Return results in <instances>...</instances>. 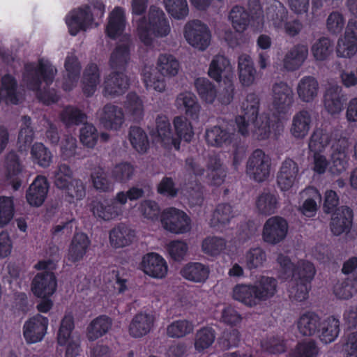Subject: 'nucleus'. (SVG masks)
I'll return each mask as SVG.
<instances>
[{
	"label": "nucleus",
	"mask_w": 357,
	"mask_h": 357,
	"mask_svg": "<svg viewBox=\"0 0 357 357\" xmlns=\"http://www.w3.org/2000/svg\"><path fill=\"white\" fill-rule=\"evenodd\" d=\"M353 213L347 206L338 208L332 215L330 227L333 234L339 236L350 230Z\"/></svg>",
	"instance_id": "31"
},
{
	"label": "nucleus",
	"mask_w": 357,
	"mask_h": 357,
	"mask_svg": "<svg viewBox=\"0 0 357 357\" xmlns=\"http://www.w3.org/2000/svg\"><path fill=\"white\" fill-rule=\"evenodd\" d=\"M271 104L278 114H286L292 107L294 98L292 88L284 81H277L271 89Z\"/></svg>",
	"instance_id": "10"
},
{
	"label": "nucleus",
	"mask_w": 357,
	"mask_h": 357,
	"mask_svg": "<svg viewBox=\"0 0 357 357\" xmlns=\"http://www.w3.org/2000/svg\"><path fill=\"white\" fill-rule=\"evenodd\" d=\"M47 318L36 314L25 321L23 334L25 340L30 344L41 341L47 333L48 327Z\"/></svg>",
	"instance_id": "19"
},
{
	"label": "nucleus",
	"mask_w": 357,
	"mask_h": 357,
	"mask_svg": "<svg viewBox=\"0 0 357 357\" xmlns=\"http://www.w3.org/2000/svg\"><path fill=\"white\" fill-rule=\"evenodd\" d=\"M129 140L132 147L139 153H145L149 147V141L145 131L139 127L130 128Z\"/></svg>",
	"instance_id": "63"
},
{
	"label": "nucleus",
	"mask_w": 357,
	"mask_h": 357,
	"mask_svg": "<svg viewBox=\"0 0 357 357\" xmlns=\"http://www.w3.org/2000/svg\"><path fill=\"white\" fill-rule=\"evenodd\" d=\"M112 326V320L106 315H100L93 319L86 328V337L89 341H95L107 333Z\"/></svg>",
	"instance_id": "44"
},
{
	"label": "nucleus",
	"mask_w": 357,
	"mask_h": 357,
	"mask_svg": "<svg viewBox=\"0 0 357 357\" xmlns=\"http://www.w3.org/2000/svg\"><path fill=\"white\" fill-rule=\"evenodd\" d=\"M228 19L236 32L242 33L248 26L249 14L243 7L234 6L230 10Z\"/></svg>",
	"instance_id": "54"
},
{
	"label": "nucleus",
	"mask_w": 357,
	"mask_h": 357,
	"mask_svg": "<svg viewBox=\"0 0 357 357\" xmlns=\"http://www.w3.org/2000/svg\"><path fill=\"white\" fill-rule=\"evenodd\" d=\"M38 270H47L38 273L33 278L31 284V291L39 298H49L56 291L57 281L55 275L50 270L56 268L53 260L47 259L40 261L35 265Z\"/></svg>",
	"instance_id": "6"
},
{
	"label": "nucleus",
	"mask_w": 357,
	"mask_h": 357,
	"mask_svg": "<svg viewBox=\"0 0 357 357\" xmlns=\"http://www.w3.org/2000/svg\"><path fill=\"white\" fill-rule=\"evenodd\" d=\"M65 75L63 88L65 91L72 90L77 84L81 71V64L74 53H69L64 63Z\"/></svg>",
	"instance_id": "32"
},
{
	"label": "nucleus",
	"mask_w": 357,
	"mask_h": 357,
	"mask_svg": "<svg viewBox=\"0 0 357 357\" xmlns=\"http://www.w3.org/2000/svg\"><path fill=\"white\" fill-rule=\"evenodd\" d=\"M296 90L298 98L301 102L312 103L319 96V84L314 76L305 75L298 80Z\"/></svg>",
	"instance_id": "26"
},
{
	"label": "nucleus",
	"mask_w": 357,
	"mask_h": 357,
	"mask_svg": "<svg viewBox=\"0 0 357 357\" xmlns=\"http://www.w3.org/2000/svg\"><path fill=\"white\" fill-rule=\"evenodd\" d=\"M142 81L147 90L164 93L167 90L165 78L156 73L151 66H145L142 73Z\"/></svg>",
	"instance_id": "45"
},
{
	"label": "nucleus",
	"mask_w": 357,
	"mask_h": 357,
	"mask_svg": "<svg viewBox=\"0 0 357 357\" xmlns=\"http://www.w3.org/2000/svg\"><path fill=\"white\" fill-rule=\"evenodd\" d=\"M288 232V223L282 218H269L264 224L262 239L269 245H276L284 240Z\"/></svg>",
	"instance_id": "14"
},
{
	"label": "nucleus",
	"mask_w": 357,
	"mask_h": 357,
	"mask_svg": "<svg viewBox=\"0 0 357 357\" xmlns=\"http://www.w3.org/2000/svg\"><path fill=\"white\" fill-rule=\"evenodd\" d=\"M109 243L114 248L130 245L135 239V232L130 227L119 224L114 227L109 234Z\"/></svg>",
	"instance_id": "36"
},
{
	"label": "nucleus",
	"mask_w": 357,
	"mask_h": 357,
	"mask_svg": "<svg viewBox=\"0 0 357 357\" xmlns=\"http://www.w3.org/2000/svg\"><path fill=\"white\" fill-rule=\"evenodd\" d=\"M63 190L65 199L69 203H75L82 200L86 196V185L84 182L78 178L70 181Z\"/></svg>",
	"instance_id": "55"
},
{
	"label": "nucleus",
	"mask_w": 357,
	"mask_h": 357,
	"mask_svg": "<svg viewBox=\"0 0 357 357\" xmlns=\"http://www.w3.org/2000/svg\"><path fill=\"white\" fill-rule=\"evenodd\" d=\"M180 274L189 282L204 283L209 277L210 268L202 263L189 262L181 268Z\"/></svg>",
	"instance_id": "34"
},
{
	"label": "nucleus",
	"mask_w": 357,
	"mask_h": 357,
	"mask_svg": "<svg viewBox=\"0 0 357 357\" xmlns=\"http://www.w3.org/2000/svg\"><path fill=\"white\" fill-rule=\"evenodd\" d=\"M195 86L199 97L206 104H213L217 99V89L207 78L199 77L195 81Z\"/></svg>",
	"instance_id": "51"
},
{
	"label": "nucleus",
	"mask_w": 357,
	"mask_h": 357,
	"mask_svg": "<svg viewBox=\"0 0 357 357\" xmlns=\"http://www.w3.org/2000/svg\"><path fill=\"white\" fill-rule=\"evenodd\" d=\"M215 340V332L210 327H204L197 331L195 336V348L201 352L209 348Z\"/></svg>",
	"instance_id": "62"
},
{
	"label": "nucleus",
	"mask_w": 357,
	"mask_h": 357,
	"mask_svg": "<svg viewBox=\"0 0 357 357\" xmlns=\"http://www.w3.org/2000/svg\"><path fill=\"white\" fill-rule=\"evenodd\" d=\"M75 325L72 314H67L62 319L61 326L57 333V342L61 346H64L73 336H79L73 333Z\"/></svg>",
	"instance_id": "61"
},
{
	"label": "nucleus",
	"mask_w": 357,
	"mask_h": 357,
	"mask_svg": "<svg viewBox=\"0 0 357 357\" xmlns=\"http://www.w3.org/2000/svg\"><path fill=\"white\" fill-rule=\"evenodd\" d=\"M156 132L158 140L167 146H174L176 149H179V140L174 137L171 124L168 118L165 115H158L156 118Z\"/></svg>",
	"instance_id": "38"
},
{
	"label": "nucleus",
	"mask_w": 357,
	"mask_h": 357,
	"mask_svg": "<svg viewBox=\"0 0 357 357\" xmlns=\"http://www.w3.org/2000/svg\"><path fill=\"white\" fill-rule=\"evenodd\" d=\"M31 158L34 163L43 167L50 165L52 161V154L42 143L36 142L31 149Z\"/></svg>",
	"instance_id": "60"
},
{
	"label": "nucleus",
	"mask_w": 357,
	"mask_h": 357,
	"mask_svg": "<svg viewBox=\"0 0 357 357\" xmlns=\"http://www.w3.org/2000/svg\"><path fill=\"white\" fill-rule=\"evenodd\" d=\"M140 266L145 274L155 278H164L168 271L165 259L155 252L145 255L142 257Z\"/></svg>",
	"instance_id": "24"
},
{
	"label": "nucleus",
	"mask_w": 357,
	"mask_h": 357,
	"mask_svg": "<svg viewBox=\"0 0 357 357\" xmlns=\"http://www.w3.org/2000/svg\"><path fill=\"white\" fill-rule=\"evenodd\" d=\"M167 13L174 19L184 20L189 13L187 0H163Z\"/></svg>",
	"instance_id": "64"
},
{
	"label": "nucleus",
	"mask_w": 357,
	"mask_h": 357,
	"mask_svg": "<svg viewBox=\"0 0 357 357\" xmlns=\"http://www.w3.org/2000/svg\"><path fill=\"white\" fill-rule=\"evenodd\" d=\"M313 123V116L312 112L306 109H301L295 113L293 116L289 132L296 139H305Z\"/></svg>",
	"instance_id": "22"
},
{
	"label": "nucleus",
	"mask_w": 357,
	"mask_h": 357,
	"mask_svg": "<svg viewBox=\"0 0 357 357\" xmlns=\"http://www.w3.org/2000/svg\"><path fill=\"white\" fill-rule=\"evenodd\" d=\"M104 94L115 97L123 94L130 86L128 77L121 70H113L104 80Z\"/></svg>",
	"instance_id": "23"
},
{
	"label": "nucleus",
	"mask_w": 357,
	"mask_h": 357,
	"mask_svg": "<svg viewBox=\"0 0 357 357\" xmlns=\"http://www.w3.org/2000/svg\"><path fill=\"white\" fill-rule=\"evenodd\" d=\"M347 96L341 86L329 84L324 93L323 105L326 112L331 116H339L344 110Z\"/></svg>",
	"instance_id": "13"
},
{
	"label": "nucleus",
	"mask_w": 357,
	"mask_h": 357,
	"mask_svg": "<svg viewBox=\"0 0 357 357\" xmlns=\"http://www.w3.org/2000/svg\"><path fill=\"white\" fill-rule=\"evenodd\" d=\"M287 18L288 11L280 2L274 1L267 7L265 19L276 31H282Z\"/></svg>",
	"instance_id": "33"
},
{
	"label": "nucleus",
	"mask_w": 357,
	"mask_h": 357,
	"mask_svg": "<svg viewBox=\"0 0 357 357\" xmlns=\"http://www.w3.org/2000/svg\"><path fill=\"white\" fill-rule=\"evenodd\" d=\"M123 38V43L116 45L109 58V66L113 70L123 71L130 60V37Z\"/></svg>",
	"instance_id": "37"
},
{
	"label": "nucleus",
	"mask_w": 357,
	"mask_h": 357,
	"mask_svg": "<svg viewBox=\"0 0 357 357\" xmlns=\"http://www.w3.org/2000/svg\"><path fill=\"white\" fill-rule=\"evenodd\" d=\"M301 196L305 200L300 206V211L307 217H314L318 209L317 202H321V194L317 189L309 187L301 192Z\"/></svg>",
	"instance_id": "46"
},
{
	"label": "nucleus",
	"mask_w": 357,
	"mask_h": 357,
	"mask_svg": "<svg viewBox=\"0 0 357 357\" xmlns=\"http://www.w3.org/2000/svg\"><path fill=\"white\" fill-rule=\"evenodd\" d=\"M91 241L83 232L76 233L70 243L66 259L68 261L75 264L82 261L86 255Z\"/></svg>",
	"instance_id": "29"
},
{
	"label": "nucleus",
	"mask_w": 357,
	"mask_h": 357,
	"mask_svg": "<svg viewBox=\"0 0 357 357\" xmlns=\"http://www.w3.org/2000/svg\"><path fill=\"white\" fill-rule=\"evenodd\" d=\"M357 53V21L349 20L345 31L337 41L336 54L338 57L351 59Z\"/></svg>",
	"instance_id": "12"
},
{
	"label": "nucleus",
	"mask_w": 357,
	"mask_h": 357,
	"mask_svg": "<svg viewBox=\"0 0 357 357\" xmlns=\"http://www.w3.org/2000/svg\"><path fill=\"white\" fill-rule=\"evenodd\" d=\"M174 106L177 110L184 113L190 119L199 120L202 107L192 92L184 91L178 93L174 100Z\"/></svg>",
	"instance_id": "18"
},
{
	"label": "nucleus",
	"mask_w": 357,
	"mask_h": 357,
	"mask_svg": "<svg viewBox=\"0 0 357 357\" xmlns=\"http://www.w3.org/2000/svg\"><path fill=\"white\" fill-rule=\"evenodd\" d=\"M125 27V11L120 7H116L109 15L106 32L109 37L115 38L121 35Z\"/></svg>",
	"instance_id": "50"
},
{
	"label": "nucleus",
	"mask_w": 357,
	"mask_h": 357,
	"mask_svg": "<svg viewBox=\"0 0 357 357\" xmlns=\"http://www.w3.org/2000/svg\"><path fill=\"white\" fill-rule=\"evenodd\" d=\"M280 205L278 195L271 192H263L257 197L255 202L258 212L266 215L276 213Z\"/></svg>",
	"instance_id": "47"
},
{
	"label": "nucleus",
	"mask_w": 357,
	"mask_h": 357,
	"mask_svg": "<svg viewBox=\"0 0 357 357\" xmlns=\"http://www.w3.org/2000/svg\"><path fill=\"white\" fill-rule=\"evenodd\" d=\"M91 211L95 218L105 222L119 219L125 213L123 206L116 199V195L110 199L93 202Z\"/></svg>",
	"instance_id": "11"
},
{
	"label": "nucleus",
	"mask_w": 357,
	"mask_h": 357,
	"mask_svg": "<svg viewBox=\"0 0 357 357\" xmlns=\"http://www.w3.org/2000/svg\"><path fill=\"white\" fill-rule=\"evenodd\" d=\"M60 120L67 127L78 126L86 121V115L79 109L73 107H66L60 113Z\"/></svg>",
	"instance_id": "59"
},
{
	"label": "nucleus",
	"mask_w": 357,
	"mask_h": 357,
	"mask_svg": "<svg viewBox=\"0 0 357 357\" xmlns=\"http://www.w3.org/2000/svg\"><path fill=\"white\" fill-rule=\"evenodd\" d=\"M320 317L313 312L302 314L296 321L298 332L303 336H312L317 334L321 326Z\"/></svg>",
	"instance_id": "41"
},
{
	"label": "nucleus",
	"mask_w": 357,
	"mask_h": 357,
	"mask_svg": "<svg viewBox=\"0 0 357 357\" xmlns=\"http://www.w3.org/2000/svg\"><path fill=\"white\" fill-rule=\"evenodd\" d=\"M278 291V281L268 276H260L254 283L236 284L231 292L235 301L248 307H255L273 298Z\"/></svg>",
	"instance_id": "2"
},
{
	"label": "nucleus",
	"mask_w": 357,
	"mask_h": 357,
	"mask_svg": "<svg viewBox=\"0 0 357 357\" xmlns=\"http://www.w3.org/2000/svg\"><path fill=\"white\" fill-rule=\"evenodd\" d=\"M155 69L161 76L170 79L177 76L181 66L174 56L170 54H161L156 60Z\"/></svg>",
	"instance_id": "39"
},
{
	"label": "nucleus",
	"mask_w": 357,
	"mask_h": 357,
	"mask_svg": "<svg viewBox=\"0 0 357 357\" xmlns=\"http://www.w3.org/2000/svg\"><path fill=\"white\" fill-rule=\"evenodd\" d=\"M208 183L211 185L219 186L226 177V169L220 158L216 155H210L206 162Z\"/></svg>",
	"instance_id": "40"
},
{
	"label": "nucleus",
	"mask_w": 357,
	"mask_h": 357,
	"mask_svg": "<svg viewBox=\"0 0 357 357\" xmlns=\"http://www.w3.org/2000/svg\"><path fill=\"white\" fill-rule=\"evenodd\" d=\"M174 130L177 136V139L184 140L189 142L194 136V131L192 123L185 116H177L173 121Z\"/></svg>",
	"instance_id": "58"
},
{
	"label": "nucleus",
	"mask_w": 357,
	"mask_h": 357,
	"mask_svg": "<svg viewBox=\"0 0 357 357\" xmlns=\"http://www.w3.org/2000/svg\"><path fill=\"white\" fill-rule=\"evenodd\" d=\"M333 44L327 37H321L311 46V54L316 62H323L328 59L333 51Z\"/></svg>",
	"instance_id": "52"
},
{
	"label": "nucleus",
	"mask_w": 357,
	"mask_h": 357,
	"mask_svg": "<svg viewBox=\"0 0 357 357\" xmlns=\"http://www.w3.org/2000/svg\"><path fill=\"white\" fill-rule=\"evenodd\" d=\"M90 177L92 185L96 190L108 192L114 190V183L109 179L103 168L100 167L94 168Z\"/></svg>",
	"instance_id": "57"
},
{
	"label": "nucleus",
	"mask_w": 357,
	"mask_h": 357,
	"mask_svg": "<svg viewBox=\"0 0 357 357\" xmlns=\"http://www.w3.org/2000/svg\"><path fill=\"white\" fill-rule=\"evenodd\" d=\"M351 141L349 136L341 135L335 138L331 145L330 160L323 153H312V171L317 174H324L326 170L333 175H340L344 172L349 167V149Z\"/></svg>",
	"instance_id": "3"
},
{
	"label": "nucleus",
	"mask_w": 357,
	"mask_h": 357,
	"mask_svg": "<svg viewBox=\"0 0 357 357\" xmlns=\"http://www.w3.org/2000/svg\"><path fill=\"white\" fill-rule=\"evenodd\" d=\"M56 73V68L48 60L40 59L38 63H26L22 83L28 89L35 91L40 101L49 105L58 100L56 91L47 89Z\"/></svg>",
	"instance_id": "1"
},
{
	"label": "nucleus",
	"mask_w": 357,
	"mask_h": 357,
	"mask_svg": "<svg viewBox=\"0 0 357 357\" xmlns=\"http://www.w3.org/2000/svg\"><path fill=\"white\" fill-rule=\"evenodd\" d=\"M271 162L268 155L257 149L249 157L246 164V173L257 182L268 179L271 174Z\"/></svg>",
	"instance_id": "8"
},
{
	"label": "nucleus",
	"mask_w": 357,
	"mask_h": 357,
	"mask_svg": "<svg viewBox=\"0 0 357 357\" xmlns=\"http://www.w3.org/2000/svg\"><path fill=\"white\" fill-rule=\"evenodd\" d=\"M183 36L191 47L199 51L209 47L212 38L208 26L199 20H190L184 25Z\"/></svg>",
	"instance_id": "7"
},
{
	"label": "nucleus",
	"mask_w": 357,
	"mask_h": 357,
	"mask_svg": "<svg viewBox=\"0 0 357 357\" xmlns=\"http://www.w3.org/2000/svg\"><path fill=\"white\" fill-rule=\"evenodd\" d=\"M123 107L128 116L134 121H141L144 115V102L141 96L135 92L127 94Z\"/></svg>",
	"instance_id": "42"
},
{
	"label": "nucleus",
	"mask_w": 357,
	"mask_h": 357,
	"mask_svg": "<svg viewBox=\"0 0 357 357\" xmlns=\"http://www.w3.org/2000/svg\"><path fill=\"white\" fill-rule=\"evenodd\" d=\"M206 142L215 147H227L235 144L236 134L227 124L213 126L206 130Z\"/></svg>",
	"instance_id": "15"
},
{
	"label": "nucleus",
	"mask_w": 357,
	"mask_h": 357,
	"mask_svg": "<svg viewBox=\"0 0 357 357\" xmlns=\"http://www.w3.org/2000/svg\"><path fill=\"white\" fill-rule=\"evenodd\" d=\"M211 78L220 82L222 80L234 81V69L229 60L223 55L218 54L213 57L208 70Z\"/></svg>",
	"instance_id": "21"
},
{
	"label": "nucleus",
	"mask_w": 357,
	"mask_h": 357,
	"mask_svg": "<svg viewBox=\"0 0 357 357\" xmlns=\"http://www.w3.org/2000/svg\"><path fill=\"white\" fill-rule=\"evenodd\" d=\"M160 220L162 227L173 234H185L191 229V221L188 215L175 208L165 210L161 214Z\"/></svg>",
	"instance_id": "9"
},
{
	"label": "nucleus",
	"mask_w": 357,
	"mask_h": 357,
	"mask_svg": "<svg viewBox=\"0 0 357 357\" xmlns=\"http://www.w3.org/2000/svg\"><path fill=\"white\" fill-rule=\"evenodd\" d=\"M0 103L5 100L7 104H17L20 96L17 93V82L10 75H5L1 80Z\"/></svg>",
	"instance_id": "48"
},
{
	"label": "nucleus",
	"mask_w": 357,
	"mask_h": 357,
	"mask_svg": "<svg viewBox=\"0 0 357 357\" xmlns=\"http://www.w3.org/2000/svg\"><path fill=\"white\" fill-rule=\"evenodd\" d=\"M244 258L246 267L250 270L264 267L267 261L266 251L259 246L250 248Z\"/></svg>",
	"instance_id": "56"
},
{
	"label": "nucleus",
	"mask_w": 357,
	"mask_h": 357,
	"mask_svg": "<svg viewBox=\"0 0 357 357\" xmlns=\"http://www.w3.org/2000/svg\"><path fill=\"white\" fill-rule=\"evenodd\" d=\"M100 82V71L95 63L88 64L83 72L82 90L86 96H92Z\"/></svg>",
	"instance_id": "43"
},
{
	"label": "nucleus",
	"mask_w": 357,
	"mask_h": 357,
	"mask_svg": "<svg viewBox=\"0 0 357 357\" xmlns=\"http://www.w3.org/2000/svg\"><path fill=\"white\" fill-rule=\"evenodd\" d=\"M136 34L146 46H151L155 38H165L171 32L169 22L165 13L159 8L151 6L147 18L136 20Z\"/></svg>",
	"instance_id": "4"
},
{
	"label": "nucleus",
	"mask_w": 357,
	"mask_h": 357,
	"mask_svg": "<svg viewBox=\"0 0 357 357\" xmlns=\"http://www.w3.org/2000/svg\"><path fill=\"white\" fill-rule=\"evenodd\" d=\"M320 340L324 344L333 342L340 333V321L334 317L321 319V326L318 333Z\"/></svg>",
	"instance_id": "49"
},
{
	"label": "nucleus",
	"mask_w": 357,
	"mask_h": 357,
	"mask_svg": "<svg viewBox=\"0 0 357 357\" xmlns=\"http://www.w3.org/2000/svg\"><path fill=\"white\" fill-rule=\"evenodd\" d=\"M308 47L304 44H297L291 47L282 59L283 68L287 71L298 70L308 56Z\"/></svg>",
	"instance_id": "28"
},
{
	"label": "nucleus",
	"mask_w": 357,
	"mask_h": 357,
	"mask_svg": "<svg viewBox=\"0 0 357 357\" xmlns=\"http://www.w3.org/2000/svg\"><path fill=\"white\" fill-rule=\"evenodd\" d=\"M105 10V5L100 0H94L91 6L72 10L66 17L70 33L75 36L80 31H86L92 26L94 17H102Z\"/></svg>",
	"instance_id": "5"
},
{
	"label": "nucleus",
	"mask_w": 357,
	"mask_h": 357,
	"mask_svg": "<svg viewBox=\"0 0 357 357\" xmlns=\"http://www.w3.org/2000/svg\"><path fill=\"white\" fill-rule=\"evenodd\" d=\"M98 114L100 123L107 130H119L125 123L123 109L113 104L105 105Z\"/></svg>",
	"instance_id": "17"
},
{
	"label": "nucleus",
	"mask_w": 357,
	"mask_h": 357,
	"mask_svg": "<svg viewBox=\"0 0 357 357\" xmlns=\"http://www.w3.org/2000/svg\"><path fill=\"white\" fill-rule=\"evenodd\" d=\"M299 167L292 159L287 158L281 164L277 174V184L281 191H289L298 181Z\"/></svg>",
	"instance_id": "16"
},
{
	"label": "nucleus",
	"mask_w": 357,
	"mask_h": 357,
	"mask_svg": "<svg viewBox=\"0 0 357 357\" xmlns=\"http://www.w3.org/2000/svg\"><path fill=\"white\" fill-rule=\"evenodd\" d=\"M235 216L232 206L227 203L218 204L213 213L210 225L213 227L220 228L228 224Z\"/></svg>",
	"instance_id": "53"
},
{
	"label": "nucleus",
	"mask_w": 357,
	"mask_h": 357,
	"mask_svg": "<svg viewBox=\"0 0 357 357\" xmlns=\"http://www.w3.org/2000/svg\"><path fill=\"white\" fill-rule=\"evenodd\" d=\"M342 134L348 136L344 132L337 134L323 128H317L309 138L308 149L312 153H323L331 143L333 144L335 142L336 137Z\"/></svg>",
	"instance_id": "25"
},
{
	"label": "nucleus",
	"mask_w": 357,
	"mask_h": 357,
	"mask_svg": "<svg viewBox=\"0 0 357 357\" xmlns=\"http://www.w3.org/2000/svg\"><path fill=\"white\" fill-rule=\"evenodd\" d=\"M48 192V184L44 176H37L29 186L26 198L33 206H40L45 202Z\"/></svg>",
	"instance_id": "35"
},
{
	"label": "nucleus",
	"mask_w": 357,
	"mask_h": 357,
	"mask_svg": "<svg viewBox=\"0 0 357 357\" xmlns=\"http://www.w3.org/2000/svg\"><path fill=\"white\" fill-rule=\"evenodd\" d=\"M238 75L241 84L244 87L252 86L257 78V72L251 56L241 54L238 58Z\"/></svg>",
	"instance_id": "30"
},
{
	"label": "nucleus",
	"mask_w": 357,
	"mask_h": 357,
	"mask_svg": "<svg viewBox=\"0 0 357 357\" xmlns=\"http://www.w3.org/2000/svg\"><path fill=\"white\" fill-rule=\"evenodd\" d=\"M154 323L155 317L151 313L139 312L131 319L128 326V333L132 337H142L151 332Z\"/></svg>",
	"instance_id": "27"
},
{
	"label": "nucleus",
	"mask_w": 357,
	"mask_h": 357,
	"mask_svg": "<svg viewBox=\"0 0 357 357\" xmlns=\"http://www.w3.org/2000/svg\"><path fill=\"white\" fill-rule=\"evenodd\" d=\"M252 133L259 140L269 138L271 135L277 137L283 130L282 126L278 122L271 121L266 114H262L252 120Z\"/></svg>",
	"instance_id": "20"
}]
</instances>
